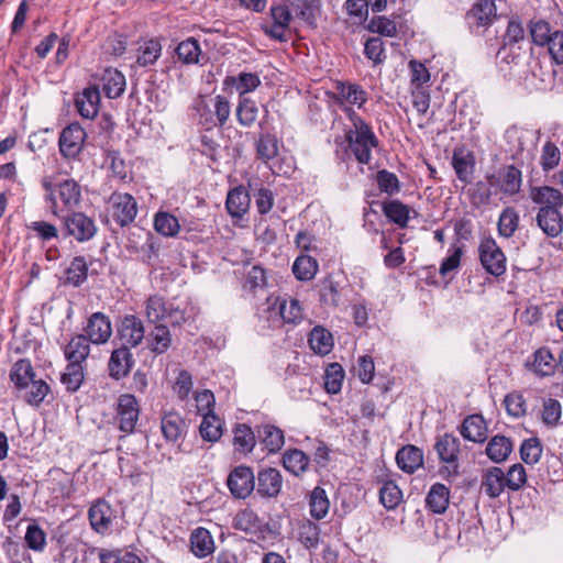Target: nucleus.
<instances>
[{
    "mask_svg": "<svg viewBox=\"0 0 563 563\" xmlns=\"http://www.w3.org/2000/svg\"><path fill=\"white\" fill-rule=\"evenodd\" d=\"M279 313L284 322L297 324L302 320V308L295 298L284 300L279 306Z\"/></svg>",
    "mask_w": 563,
    "mask_h": 563,
    "instance_id": "57",
    "label": "nucleus"
},
{
    "mask_svg": "<svg viewBox=\"0 0 563 563\" xmlns=\"http://www.w3.org/2000/svg\"><path fill=\"white\" fill-rule=\"evenodd\" d=\"M330 501L323 488L317 486L309 496L310 515L317 520L324 518L329 511Z\"/></svg>",
    "mask_w": 563,
    "mask_h": 563,
    "instance_id": "39",
    "label": "nucleus"
},
{
    "mask_svg": "<svg viewBox=\"0 0 563 563\" xmlns=\"http://www.w3.org/2000/svg\"><path fill=\"white\" fill-rule=\"evenodd\" d=\"M19 397L24 399L31 406H40L47 394L49 393V386L43 379H33L22 391H19Z\"/></svg>",
    "mask_w": 563,
    "mask_h": 563,
    "instance_id": "36",
    "label": "nucleus"
},
{
    "mask_svg": "<svg viewBox=\"0 0 563 563\" xmlns=\"http://www.w3.org/2000/svg\"><path fill=\"white\" fill-rule=\"evenodd\" d=\"M534 220L548 238H558L563 232L562 210L537 211Z\"/></svg>",
    "mask_w": 563,
    "mask_h": 563,
    "instance_id": "18",
    "label": "nucleus"
},
{
    "mask_svg": "<svg viewBox=\"0 0 563 563\" xmlns=\"http://www.w3.org/2000/svg\"><path fill=\"white\" fill-rule=\"evenodd\" d=\"M493 187L498 188L501 198H509L520 192L522 186V173L515 165L501 166L493 173Z\"/></svg>",
    "mask_w": 563,
    "mask_h": 563,
    "instance_id": "4",
    "label": "nucleus"
},
{
    "mask_svg": "<svg viewBox=\"0 0 563 563\" xmlns=\"http://www.w3.org/2000/svg\"><path fill=\"white\" fill-rule=\"evenodd\" d=\"M505 487V473L501 468L493 466L483 473L481 488L489 498L499 497Z\"/></svg>",
    "mask_w": 563,
    "mask_h": 563,
    "instance_id": "20",
    "label": "nucleus"
},
{
    "mask_svg": "<svg viewBox=\"0 0 563 563\" xmlns=\"http://www.w3.org/2000/svg\"><path fill=\"white\" fill-rule=\"evenodd\" d=\"M461 434L470 441L482 443L487 438V426L481 415H472L464 419Z\"/></svg>",
    "mask_w": 563,
    "mask_h": 563,
    "instance_id": "24",
    "label": "nucleus"
},
{
    "mask_svg": "<svg viewBox=\"0 0 563 563\" xmlns=\"http://www.w3.org/2000/svg\"><path fill=\"white\" fill-rule=\"evenodd\" d=\"M234 445L243 452H251L255 445L252 429L246 424H239L234 430Z\"/></svg>",
    "mask_w": 563,
    "mask_h": 563,
    "instance_id": "62",
    "label": "nucleus"
},
{
    "mask_svg": "<svg viewBox=\"0 0 563 563\" xmlns=\"http://www.w3.org/2000/svg\"><path fill=\"white\" fill-rule=\"evenodd\" d=\"M364 54L375 65L383 64L386 59L384 42L380 37H369L364 45Z\"/></svg>",
    "mask_w": 563,
    "mask_h": 563,
    "instance_id": "61",
    "label": "nucleus"
},
{
    "mask_svg": "<svg viewBox=\"0 0 563 563\" xmlns=\"http://www.w3.org/2000/svg\"><path fill=\"white\" fill-rule=\"evenodd\" d=\"M258 109L253 100L247 97H240L236 108V118L241 125L250 126L257 118Z\"/></svg>",
    "mask_w": 563,
    "mask_h": 563,
    "instance_id": "51",
    "label": "nucleus"
},
{
    "mask_svg": "<svg viewBox=\"0 0 563 563\" xmlns=\"http://www.w3.org/2000/svg\"><path fill=\"white\" fill-rule=\"evenodd\" d=\"M228 488L235 498H246L255 487V476L251 467L240 465L228 476Z\"/></svg>",
    "mask_w": 563,
    "mask_h": 563,
    "instance_id": "10",
    "label": "nucleus"
},
{
    "mask_svg": "<svg viewBox=\"0 0 563 563\" xmlns=\"http://www.w3.org/2000/svg\"><path fill=\"white\" fill-rule=\"evenodd\" d=\"M452 166L459 180L468 184L474 173L475 158L471 152L457 148L453 152Z\"/></svg>",
    "mask_w": 563,
    "mask_h": 563,
    "instance_id": "21",
    "label": "nucleus"
},
{
    "mask_svg": "<svg viewBox=\"0 0 563 563\" xmlns=\"http://www.w3.org/2000/svg\"><path fill=\"white\" fill-rule=\"evenodd\" d=\"M529 198L536 206L537 211L563 209V194L560 189L552 186L530 187Z\"/></svg>",
    "mask_w": 563,
    "mask_h": 563,
    "instance_id": "7",
    "label": "nucleus"
},
{
    "mask_svg": "<svg viewBox=\"0 0 563 563\" xmlns=\"http://www.w3.org/2000/svg\"><path fill=\"white\" fill-rule=\"evenodd\" d=\"M278 141L274 135H261L256 143V153L263 162H268L278 155Z\"/></svg>",
    "mask_w": 563,
    "mask_h": 563,
    "instance_id": "53",
    "label": "nucleus"
},
{
    "mask_svg": "<svg viewBox=\"0 0 563 563\" xmlns=\"http://www.w3.org/2000/svg\"><path fill=\"white\" fill-rule=\"evenodd\" d=\"M147 341L152 352L163 354L172 343L169 330L164 324H157L148 334Z\"/></svg>",
    "mask_w": 563,
    "mask_h": 563,
    "instance_id": "38",
    "label": "nucleus"
},
{
    "mask_svg": "<svg viewBox=\"0 0 563 563\" xmlns=\"http://www.w3.org/2000/svg\"><path fill=\"white\" fill-rule=\"evenodd\" d=\"M162 46L155 40L146 41L141 47L137 56V64L140 66H148L154 64L161 56Z\"/></svg>",
    "mask_w": 563,
    "mask_h": 563,
    "instance_id": "58",
    "label": "nucleus"
},
{
    "mask_svg": "<svg viewBox=\"0 0 563 563\" xmlns=\"http://www.w3.org/2000/svg\"><path fill=\"white\" fill-rule=\"evenodd\" d=\"M134 365L133 354L126 346L114 349L108 362L109 375L113 379H121L129 375Z\"/></svg>",
    "mask_w": 563,
    "mask_h": 563,
    "instance_id": "15",
    "label": "nucleus"
},
{
    "mask_svg": "<svg viewBox=\"0 0 563 563\" xmlns=\"http://www.w3.org/2000/svg\"><path fill=\"white\" fill-rule=\"evenodd\" d=\"M88 264L84 256H76L66 269V282L74 286L81 285L87 279Z\"/></svg>",
    "mask_w": 563,
    "mask_h": 563,
    "instance_id": "45",
    "label": "nucleus"
},
{
    "mask_svg": "<svg viewBox=\"0 0 563 563\" xmlns=\"http://www.w3.org/2000/svg\"><path fill=\"white\" fill-rule=\"evenodd\" d=\"M145 311L148 321L157 323L165 320L168 303L162 297L152 296L146 300Z\"/></svg>",
    "mask_w": 563,
    "mask_h": 563,
    "instance_id": "52",
    "label": "nucleus"
},
{
    "mask_svg": "<svg viewBox=\"0 0 563 563\" xmlns=\"http://www.w3.org/2000/svg\"><path fill=\"white\" fill-rule=\"evenodd\" d=\"M309 461V457L298 449L288 450L283 455L284 467L295 476H299L307 471Z\"/></svg>",
    "mask_w": 563,
    "mask_h": 563,
    "instance_id": "34",
    "label": "nucleus"
},
{
    "mask_svg": "<svg viewBox=\"0 0 563 563\" xmlns=\"http://www.w3.org/2000/svg\"><path fill=\"white\" fill-rule=\"evenodd\" d=\"M283 486V476L276 468L268 467L257 474V493L262 497H276Z\"/></svg>",
    "mask_w": 563,
    "mask_h": 563,
    "instance_id": "17",
    "label": "nucleus"
},
{
    "mask_svg": "<svg viewBox=\"0 0 563 563\" xmlns=\"http://www.w3.org/2000/svg\"><path fill=\"white\" fill-rule=\"evenodd\" d=\"M349 117L353 126L346 131L345 139L356 161L368 164L372 159V148L378 145V140L371 126L355 111L349 110Z\"/></svg>",
    "mask_w": 563,
    "mask_h": 563,
    "instance_id": "1",
    "label": "nucleus"
},
{
    "mask_svg": "<svg viewBox=\"0 0 563 563\" xmlns=\"http://www.w3.org/2000/svg\"><path fill=\"white\" fill-rule=\"evenodd\" d=\"M426 503L434 514H443L450 503V489L444 484H433L427 495Z\"/></svg>",
    "mask_w": 563,
    "mask_h": 563,
    "instance_id": "27",
    "label": "nucleus"
},
{
    "mask_svg": "<svg viewBox=\"0 0 563 563\" xmlns=\"http://www.w3.org/2000/svg\"><path fill=\"white\" fill-rule=\"evenodd\" d=\"M519 225V214L512 207L501 211L498 219V232L504 238L514 235Z\"/></svg>",
    "mask_w": 563,
    "mask_h": 563,
    "instance_id": "44",
    "label": "nucleus"
},
{
    "mask_svg": "<svg viewBox=\"0 0 563 563\" xmlns=\"http://www.w3.org/2000/svg\"><path fill=\"white\" fill-rule=\"evenodd\" d=\"M556 361L548 349H540L534 353L533 369L540 376L554 373Z\"/></svg>",
    "mask_w": 563,
    "mask_h": 563,
    "instance_id": "46",
    "label": "nucleus"
},
{
    "mask_svg": "<svg viewBox=\"0 0 563 563\" xmlns=\"http://www.w3.org/2000/svg\"><path fill=\"white\" fill-rule=\"evenodd\" d=\"M344 371L338 363H331L324 374V387L328 393L336 394L341 390Z\"/></svg>",
    "mask_w": 563,
    "mask_h": 563,
    "instance_id": "56",
    "label": "nucleus"
},
{
    "mask_svg": "<svg viewBox=\"0 0 563 563\" xmlns=\"http://www.w3.org/2000/svg\"><path fill=\"white\" fill-rule=\"evenodd\" d=\"M527 482L526 470L521 464H514L505 474V484L511 490H519Z\"/></svg>",
    "mask_w": 563,
    "mask_h": 563,
    "instance_id": "64",
    "label": "nucleus"
},
{
    "mask_svg": "<svg viewBox=\"0 0 563 563\" xmlns=\"http://www.w3.org/2000/svg\"><path fill=\"white\" fill-rule=\"evenodd\" d=\"M553 32L551 31L550 24L544 20L531 21L530 23V35L536 45L543 46L548 45L552 38Z\"/></svg>",
    "mask_w": 563,
    "mask_h": 563,
    "instance_id": "60",
    "label": "nucleus"
},
{
    "mask_svg": "<svg viewBox=\"0 0 563 563\" xmlns=\"http://www.w3.org/2000/svg\"><path fill=\"white\" fill-rule=\"evenodd\" d=\"M178 59L184 64H198L200 62L201 48L197 40L190 37L180 42L176 48Z\"/></svg>",
    "mask_w": 563,
    "mask_h": 563,
    "instance_id": "41",
    "label": "nucleus"
},
{
    "mask_svg": "<svg viewBox=\"0 0 563 563\" xmlns=\"http://www.w3.org/2000/svg\"><path fill=\"white\" fill-rule=\"evenodd\" d=\"M479 258L483 267L493 276L499 277L506 272V256L492 238L481 242Z\"/></svg>",
    "mask_w": 563,
    "mask_h": 563,
    "instance_id": "6",
    "label": "nucleus"
},
{
    "mask_svg": "<svg viewBox=\"0 0 563 563\" xmlns=\"http://www.w3.org/2000/svg\"><path fill=\"white\" fill-rule=\"evenodd\" d=\"M85 139V130L78 123H70L60 133V153L68 158L76 157L82 150Z\"/></svg>",
    "mask_w": 563,
    "mask_h": 563,
    "instance_id": "12",
    "label": "nucleus"
},
{
    "mask_svg": "<svg viewBox=\"0 0 563 563\" xmlns=\"http://www.w3.org/2000/svg\"><path fill=\"white\" fill-rule=\"evenodd\" d=\"M78 113L85 119H93L99 111L100 92L97 87L84 89L75 99Z\"/></svg>",
    "mask_w": 563,
    "mask_h": 563,
    "instance_id": "19",
    "label": "nucleus"
},
{
    "mask_svg": "<svg viewBox=\"0 0 563 563\" xmlns=\"http://www.w3.org/2000/svg\"><path fill=\"white\" fill-rule=\"evenodd\" d=\"M102 89L108 98L120 97L125 89V77L117 69L108 68L102 75Z\"/></svg>",
    "mask_w": 563,
    "mask_h": 563,
    "instance_id": "29",
    "label": "nucleus"
},
{
    "mask_svg": "<svg viewBox=\"0 0 563 563\" xmlns=\"http://www.w3.org/2000/svg\"><path fill=\"white\" fill-rule=\"evenodd\" d=\"M402 499L400 488L393 482L387 481L379 489V500L386 509H395Z\"/></svg>",
    "mask_w": 563,
    "mask_h": 563,
    "instance_id": "47",
    "label": "nucleus"
},
{
    "mask_svg": "<svg viewBox=\"0 0 563 563\" xmlns=\"http://www.w3.org/2000/svg\"><path fill=\"white\" fill-rule=\"evenodd\" d=\"M10 378L19 391L27 388L30 382L35 378V373L31 362L25 358L18 361L11 369Z\"/></svg>",
    "mask_w": 563,
    "mask_h": 563,
    "instance_id": "32",
    "label": "nucleus"
},
{
    "mask_svg": "<svg viewBox=\"0 0 563 563\" xmlns=\"http://www.w3.org/2000/svg\"><path fill=\"white\" fill-rule=\"evenodd\" d=\"M64 227L67 234L77 242L89 241L97 233L95 221L82 212H71L64 217Z\"/></svg>",
    "mask_w": 563,
    "mask_h": 563,
    "instance_id": "8",
    "label": "nucleus"
},
{
    "mask_svg": "<svg viewBox=\"0 0 563 563\" xmlns=\"http://www.w3.org/2000/svg\"><path fill=\"white\" fill-rule=\"evenodd\" d=\"M340 97L350 104L360 108L367 101V92L355 84H341L338 87Z\"/></svg>",
    "mask_w": 563,
    "mask_h": 563,
    "instance_id": "50",
    "label": "nucleus"
},
{
    "mask_svg": "<svg viewBox=\"0 0 563 563\" xmlns=\"http://www.w3.org/2000/svg\"><path fill=\"white\" fill-rule=\"evenodd\" d=\"M200 434L203 440L216 442L222 435V424L214 412L203 413L200 424Z\"/></svg>",
    "mask_w": 563,
    "mask_h": 563,
    "instance_id": "40",
    "label": "nucleus"
},
{
    "mask_svg": "<svg viewBox=\"0 0 563 563\" xmlns=\"http://www.w3.org/2000/svg\"><path fill=\"white\" fill-rule=\"evenodd\" d=\"M561 161L560 148L551 141L544 143L540 155V165L543 172L548 173L556 168Z\"/></svg>",
    "mask_w": 563,
    "mask_h": 563,
    "instance_id": "49",
    "label": "nucleus"
},
{
    "mask_svg": "<svg viewBox=\"0 0 563 563\" xmlns=\"http://www.w3.org/2000/svg\"><path fill=\"white\" fill-rule=\"evenodd\" d=\"M85 336L92 344H104L112 335V325L110 318L103 312H93L87 320V324L84 328Z\"/></svg>",
    "mask_w": 563,
    "mask_h": 563,
    "instance_id": "11",
    "label": "nucleus"
},
{
    "mask_svg": "<svg viewBox=\"0 0 563 563\" xmlns=\"http://www.w3.org/2000/svg\"><path fill=\"white\" fill-rule=\"evenodd\" d=\"M162 432L167 441L177 442L186 432V422L177 412H168L162 418Z\"/></svg>",
    "mask_w": 563,
    "mask_h": 563,
    "instance_id": "26",
    "label": "nucleus"
},
{
    "mask_svg": "<svg viewBox=\"0 0 563 563\" xmlns=\"http://www.w3.org/2000/svg\"><path fill=\"white\" fill-rule=\"evenodd\" d=\"M385 216L401 228H406L409 220L410 209L399 200L385 202L383 206Z\"/></svg>",
    "mask_w": 563,
    "mask_h": 563,
    "instance_id": "42",
    "label": "nucleus"
},
{
    "mask_svg": "<svg viewBox=\"0 0 563 563\" xmlns=\"http://www.w3.org/2000/svg\"><path fill=\"white\" fill-rule=\"evenodd\" d=\"M468 16L474 19L477 25H490L496 19V5L493 0H479L468 12Z\"/></svg>",
    "mask_w": 563,
    "mask_h": 563,
    "instance_id": "31",
    "label": "nucleus"
},
{
    "mask_svg": "<svg viewBox=\"0 0 563 563\" xmlns=\"http://www.w3.org/2000/svg\"><path fill=\"white\" fill-rule=\"evenodd\" d=\"M250 202L247 191L243 187H236L229 191L225 206L232 217L241 218L247 212Z\"/></svg>",
    "mask_w": 563,
    "mask_h": 563,
    "instance_id": "25",
    "label": "nucleus"
},
{
    "mask_svg": "<svg viewBox=\"0 0 563 563\" xmlns=\"http://www.w3.org/2000/svg\"><path fill=\"white\" fill-rule=\"evenodd\" d=\"M140 408L136 398L131 394L121 395L118 399L117 419L119 429L125 434L132 433L139 420Z\"/></svg>",
    "mask_w": 563,
    "mask_h": 563,
    "instance_id": "9",
    "label": "nucleus"
},
{
    "mask_svg": "<svg viewBox=\"0 0 563 563\" xmlns=\"http://www.w3.org/2000/svg\"><path fill=\"white\" fill-rule=\"evenodd\" d=\"M319 536L320 529L314 522L305 520L299 525L298 539L307 549L317 548Z\"/></svg>",
    "mask_w": 563,
    "mask_h": 563,
    "instance_id": "55",
    "label": "nucleus"
},
{
    "mask_svg": "<svg viewBox=\"0 0 563 563\" xmlns=\"http://www.w3.org/2000/svg\"><path fill=\"white\" fill-rule=\"evenodd\" d=\"M109 206L113 220L120 227L132 223L137 214V203L134 197L126 192H113L109 198Z\"/></svg>",
    "mask_w": 563,
    "mask_h": 563,
    "instance_id": "5",
    "label": "nucleus"
},
{
    "mask_svg": "<svg viewBox=\"0 0 563 563\" xmlns=\"http://www.w3.org/2000/svg\"><path fill=\"white\" fill-rule=\"evenodd\" d=\"M318 272L317 261L308 255H300L292 265V273L299 280H310Z\"/></svg>",
    "mask_w": 563,
    "mask_h": 563,
    "instance_id": "43",
    "label": "nucleus"
},
{
    "mask_svg": "<svg viewBox=\"0 0 563 563\" xmlns=\"http://www.w3.org/2000/svg\"><path fill=\"white\" fill-rule=\"evenodd\" d=\"M460 444V439L450 433L440 437L434 444L439 460L446 464L440 468V474L443 478L455 477L460 473L457 463Z\"/></svg>",
    "mask_w": 563,
    "mask_h": 563,
    "instance_id": "3",
    "label": "nucleus"
},
{
    "mask_svg": "<svg viewBox=\"0 0 563 563\" xmlns=\"http://www.w3.org/2000/svg\"><path fill=\"white\" fill-rule=\"evenodd\" d=\"M190 547L197 558H206L214 550L213 539L205 528H197L191 532Z\"/></svg>",
    "mask_w": 563,
    "mask_h": 563,
    "instance_id": "28",
    "label": "nucleus"
},
{
    "mask_svg": "<svg viewBox=\"0 0 563 563\" xmlns=\"http://www.w3.org/2000/svg\"><path fill=\"white\" fill-rule=\"evenodd\" d=\"M258 437L265 449L271 453L278 452L285 443L284 432L272 424H265L258 430Z\"/></svg>",
    "mask_w": 563,
    "mask_h": 563,
    "instance_id": "35",
    "label": "nucleus"
},
{
    "mask_svg": "<svg viewBox=\"0 0 563 563\" xmlns=\"http://www.w3.org/2000/svg\"><path fill=\"white\" fill-rule=\"evenodd\" d=\"M90 343L84 334L74 335L64 349L66 360L70 363L82 364L89 356Z\"/></svg>",
    "mask_w": 563,
    "mask_h": 563,
    "instance_id": "23",
    "label": "nucleus"
},
{
    "mask_svg": "<svg viewBox=\"0 0 563 563\" xmlns=\"http://www.w3.org/2000/svg\"><path fill=\"white\" fill-rule=\"evenodd\" d=\"M118 334L123 343L122 346H126L128 349L136 347L145 336L142 320L133 314L123 317L118 329Z\"/></svg>",
    "mask_w": 563,
    "mask_h": 563,
    "instance_id": "13",
    "label": "nucleus"
},
{
    "mask_svg": "<svg viewBox=\"0 0 563 563\" xmlns=\"http://www.w3.org/2000/svg\"><path fill=\"white\" fill-rule=\"evenodd\" d=\"M309 345L319 355H327L333 349V336L324 328L314 327L309 334Z\"/></svg>",
    "mask_w": 563,
    "mask_h": 563,
    "instance_id": "30",
    "label": "nucleus"
},
{
    "mask_svg": "<svg viewBox=\"0 0 563 563\" xmlns=\"http://www.w3.org/2000/svg\"><path fill=\"white\" fill-rule=\"evenodd\" d=\"M84 380V367L78 363H70L66 366L62 375V383L66 386L68 391H76L79 389Z\"/></svg>",
    "mask_w": 563,
    "mask_h": 563,
    "instance_id": "54",
    "label": "nucleus"
},
{
    "mask_svg": "<svg viewBox=\"0 0 563 563\" xmlns=\"http://www.w3.org/2000/svg\"><path fill=\"white\" fill-rule=\"evenodd\" d=\"M154 229L163 236L174 238L180 230L178 219L167 211H158L154 217Z\"/></svg>",
    "mask_w": 563,
    "mask_h": 563,
    "instance_id": "37",
    "label": "nucleus"
},
{
    "mask_svg": "<svg viewBox=\"0 0 563 563\" xmlns=\"http://www.w3.org/2000/svg\"><path fill=\"white\" fill-rule=\"evenodd\" d=\"M542 454V446L538 439L530 438L522 442L520 446V455L525 463L536 464Z\"/></svg>",
    "mask_w": 563,
    "mask_h": 563,
    "instance_id": "63",
    "label": "nucleus"
},
{
    "mask_svg": "<svg viewBox=\"0 0 563 563\" xmlns=\"http://www.w3.org/2000/svg\"><path fill=\"white\" fill-rule=\"evenodd\" d=\"M512 451L511 441L504 435H495L486 446L487 456L495 463H501Z\"/></svg>",
    "mask_w": 563,
    "mask_h": 563,
    "instance_id": "33",
    "label": "nucleus"
},
{
    "mask_svg": "<svg viewBox=\"0 0 563 563\" xmlns=\"http://www.w3.org/2000/svg\"><path fill=\"white\" fill-rule=\"evenodd\" d=\"M43 186L46 190V199L52 202V212L59 214L62 209L76 208L81 199V188L74 179H65L57 185L44 181Z\"/></svg>",
    "mask_w": 563,
    "mask_h": 563,
    "instance_id": "2",
    "label": "nucleus"
},
{
    "mask_svg": "<svg viewBox=\"0 0 563 563\" xmlns=\"http://www.w3.org/2000/svg\"><path fill=\"white\" fill-rule=\"evenodd\" d=\"M98 556L101 563H143L136 554L125 550L100 549Z\"/></svg>",
    "mask_w": 563,
    "mask_h": 563,
    "instance_id": "48",
    "label": "nucleus"
},
{
    "mask_svg": "<svg viewBox=\"0 0 563 563\" xmlns=\"http://www.w3.org/2000/svg\"><path fill=\"white\" fill-rule=\"evenodd\" d=\"M194 382L192 376L186 369H177V375L173 383V390L180 400H185L189 397L192 390Z\"/></svg>",
    "mask_w": 563,
    "mask_h": 563,
    "instance_id": "59",
    "label": "nucleus"
},
{
    "mask_svg": "<svg viewBox=\"0 0 563 563\" xmlns=\"http://www.w3.org/2000/svg\"><path fill=\"white\" fill-rule=\"evenodd\" d=\"M396 462L400 470L412 474L422 466L423 453L415 445H406L397 452Z\"/></svg>",
    "mask_w": 563,
    "mask_h": 563,
    "instance_id": "22",
    "label": "nucleus"
},
{
    "mask_svg": "<svg viewBox=\"0 0 563 563\" xmlns=\"http://www.w3.org/2000/svg\"><path fill=\"white\" fill-rule=\"evenodd\" d=\"M91 528L98 533H107L111 530L114 518L113 509L104 500H98L88 512Z\"/></svg>",
    "mask_w": 563,
    "mask_h": 563,
    "instance_id": "16",
    "label": "nucleus"
},
{
    "mask_svg": "<svg viewBox=\"0 0 563 563\" xmlns=\"http://www.w3.org/2000/svg\"><path fill=\"white\" fill-rule=\"evenodd\" d=\"M272 25H264V33L273 40L286 41V32L291 21V13L286 4L272 5Z\"/></svg>",
    "mask_w": 563,
    "mask_h": 563,
    "instance_id": "14",
    "label": "nucleus"
}]
</instances>
